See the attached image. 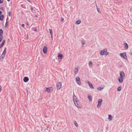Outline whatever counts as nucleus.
Wrapping results in <instances>:
<instances>
[{"label":"nucleus","mask_w":132,"mask_h":132,"mask_svg":"<svg viewBox=\"0 0 132 132\" xmlns=\"http://www.w3.org/2000/svg\"><path fill=\"white\" fill-rule=\"evenodd\" d=\"M6 47H5L4 48V49L3 51V52L2 54V55L0 57V61L2 60L3 59V58L5 57V54L6 53Z\"/></svg>","instance_id":"obj_3"},{"label":"nucleus","mask_w":132,"mask_h":132,"mask_svg":"<svg viewBox=\"0 0 132 132\" xmlns=\"http://www.w3.org/2000/svg\"><path fill=\"white\" fill-rule=\"evenodd\" d=\"M104 87V86H99L97 88V89L98 90H101L103 89Z\"/></svg>","instance_id":"obj_13"},{"label":"nucleus","mask_w":132,"mask_h":132,"mask_svg":"<svg viewBox=\"0 0 132 132\" xmlns=\"http://www.w3.org/2000/svg\"><path fill=\"white\" fill-rule=\"evenodd\" d=\"M120 56L123 59H127V57L126 55V53H121L120 54Z\"/></svg>","instance_id":"obj_6"},{"label":"nucleus","mask_w":132,"mask_h":132,"mask_svg":"<svg viewBox=\"0 0 132 132\" xmlns=\"http://www.w3.org/2000/svg\"><path fill=\"white\" fill-rule=\"evenodd\" d=\"M75 105L78 108H82V106L80 104V102L78 99L77 100L75 101L74 103Z\"/></svg>","instance_id":"obj_2"},{"label":"nucleus","mask_w":132,"mask_h":132,"mask_svg":"<svg viewBox=\"0 0 132 132\" xmlns=\"http://www.w3.org/2000/svg\"><path fill=\"white\" fill-rule=\"evenodd\" d=\"M1 92V91H0V92Z\"/></svg>","instance_id":"obj_49"},{"label":"nucleus","mask_w":132,"mask_h":132,"mask_svg":"<svg viewBox=\"0 0 132 132\" xmlns=\"http://www.w3.org/2000/svg\"><path fill=\"white\" fill-rule=\"evenodd\" d=\"M32 29H33V30L35 31H36V32H37V30L35 28H34Z\"/></svg>","instance_id":"obj_29"},{"label":"nucleus","mask_w":132,"mask_h":132,"mask_svg":"<svg viewBox=\"0 0 132 132\" xmlns=\"http://www.w3.org/2000/svg\"><path fill=\"white\" fill-rule=\"evenodd\" d=\"M89 67H92L93 66V63L91 61H90L89 62Z\"/></svg>","instance_id":"obj_19"},{"label":"nucleus","mask_w":132,"mask_h":132,"mask_svg":"<svg viewBox=\"0 0 132 132\" xmlns=\"http://www.w3.org/2000/svg\"><path fill=\"white\" fill-rule=\"evenodd\" d=\"M89 101H92V95L90 94H88L87 95Z\"/></svg>","instance_id":"obj_10"},{"label":"nucleus","mask_w":132,"mask_h":132,"mask_svg":"<svg viewBox=\"0 0 132 132\" xmlns=\"http://www.w3.org/2000/svg\"><path fill=\"white\" fill-rule=\"evenodd\" d=\"M9 16H10L11 15V12H9Z\"/></svg>","instance_id":"obj_33"},{"label":"nucleus","mask_w":132,"mask_h":132,"mask_svg":"<svg viewBox=\"0 0 132 132\" xmlns=\"http://www.w3.org/2000/svg\"><path fill=\"white\" fill-rule=\"evenodd\" d=\"M74 124L77 127H78V125L76 121H74Z\"/></svg>","instance_id":"obj_24"},{"label":"nucleus","mask_w":132,"mask_h":132,"mask_svg":"<svg viewBox=\"0 0 132 132\" xmlns=\"http://www.w3.org/2000/svg\"><path fill=\"white\" fill-rule=\"evenodd\" d=\"M4 18V16L3 15H1L0 16V20L2 21L3 20Z\"/></svg>","instance_id":"obj_22"},{"label":"nucleus","mask_w":132,"mask_h":132,"mask_svg":"<svg viewBox=\"0 0 132 132\" xmlns=\"http://www.w3.org/2000/svg\"><path fill=\"white\" fill-rule=\"evenodd\" d=\"M4 44L2 43L0 45V48H1L4 45Z\"/></svg>","instance_id":"obj_30"},{"label":"nucleus","mask_w":132,"mask_h":132,"mask_svg":"<svg viewBox=\"0 0 132 132\" xmlns=\"http://www.w3.org/2000/svg\"><path fill=\"white\" fill-rule=\"evenodd\" d=\"M86 82H87V83L89 85V87L91 88H93V85H92V83L90 82H89L88 81H87Z\"/></svg>","instance_id":"obj_12"},{"label":"nucleus","mask_w":132,"mask_h":132,"mask_svg":"<svg viewBox=\"0 0 132 132\" xmlns=\"http://www.w3.org/2000/svg\"><path fill=\"white\" fill-rule=\"evenodd\" d=\"M97 10L98 11V12H99V11L98 10V9H97Z\"/></svg>","instance_id":"obj_44"},{"label":"nucleus","mask_w":132,"mask_h":132,"mask_svg":"<svg viewBox=\"0 0 132 132\" xmlns=\"http://www.w3.org/2000/svg\"><path fill=\"white\" fill-rule=\"evenodd\" d=\"M85 44V41H82L81 42V44L82 45H84Z\"/></svg>","instance_id":"obj_31"},{"label":"nucleus","mask_w":132,"mask_h":132,"mask_svg":"<svg viewBox=\"0 0 132 132\" xmlns=\"http://www.w3.org/2000/svg\"><path fill=\"white\" fill-rule=\"evenodd\" d=\"M29 78L27 77H25L23 79V81L25 82H26L29 80Z\"/></svg>","instance_id":"obj_14"},{"label":"nucleus","mask_w":132,"mask_h":132,"mask_svg":"<svg viewBox=\"0 0 132 132\" xmlns=\"http://www.w3.org/2000/svg\"><path fill=\"white\" fill-rule=\"evenodd\" d=\"M31 10H33V8L32 7H31Z\"/></svg>","instance_id":"obj_38"},{"label":"nucleus","mask_w":132,"mask_h":132,"mask_svg":"<svg viewBox=\"0 0 132 132\" xmlns=\"http://www.w3.org/2000/svg\"><path fill=\"white\" fill-rule=\"evenodd\" d=\"M102 100V99H99L98 100V104L97 105V107L98 108L100 107L101 106Z\"/></svg>","instance_id":"obj_4"},{"label":"nucleus","mask_w":132,"mask_h":132,"mask_svg":"<svg viewBox=\"0 0 132 132\" xmlns=\"http://www.w3.org/2000/svg\"><path fill=\"white\" fill-rule=\"evenodd\" d=\"M35 9H36V8L35 7H34Z\"/></svg>","instance_id":"obj_47"},{"label":"nucleus","mask_w":132,"mask_h":132,"mask_svg":"<svg viewBox=\"0 0 132 132\" xmlns=\"http://www.w3.org/2000/svg\"><path fill=\"white\" fill-rule=\"evenodd\" d=\"M2 90V87L0 85V91H1Z\"/></svg>","instance_id":"obj_37"},{"label":"nucleus","mask_w":132,"mask_h":132,"mask_svg":"<svg viewBox=\"0 0 132 132\" xmlns=\"http://www.w3.org/2000/svg\"><path fill=\"white\" fill-rule=\"evenodd\" d=\"M2 13V12L1 11H0V15H1Z\"/></svg>","instance_id":"obj_39"},{"label":"nucleus","mask_w":132,"mask_h":132,"mask_svg":"<svg viewBox=\"0 0 132 132\" xmlns=\"http://www.w3.org/2000/svg\"><path fill=\"white\" fill-rule=\"evenodd\" d=\"M3 34V30L1 29H0V36H3L2 35Z\"/></svg>","instance_id":"obj_25"},{"label":"nucleus","mask_w":132,"mask_h":132,"mask_svg":"<svg viewBox=\"0 0 132 132\" xmlns=\"http://www.w3.org/2000/svg\"><path fill=\"white\" fill-rule=\"evenodd\" d=\"M5 42V40H3L2 41V43H3V44H4V43Z\"/></svg>","instance_id":"obj_34"},{"label":"nucleus","mask_w":132,"mask_h":132,"mask_svg":"<svg viewBox=\"0 0 132 132\" xmlns=\"http://www.w3.org/2000/svg\"><path fill=\"white\" fill-rule=\"evenodd\" d=\"M24 26H25L24 24H22V26L23 27H24Z\"/></svg>","instance_id":"obj_36"},{"label":"nucleus","mask_w":132,"mask_h":132,"mask_svg":"<svg viewBox=\"0 0 132 132\" xmlns=\"http://www.w3.org/2000/svg\"><path fill=\"white\" fill-rule=\"evenodd\" d=\"M46 91H52L53 89V88L52 87H50L49 88H46Z\"/></svg>","instance_id":"obj_18"},{"label":"nucleus","mask_w":132,"mask_h":132,"mask_svg":"<svg viewBox=\"0 0 132 132\" xmlns=\"http://www.w3.org/2000/svg\"><path fill=\"white\" fill-rule=\"evenodd\" d=\"M57 90L59 89L61 87L62 84L61 82H59L57 85Z\"/></svg>","instance_id":"obj_8"},{"label":"nucleus","mask_w":132,"mask_h":132,"mask_svg":"<svg viewBox=\"0 0 132 132\" xmlns=\"http://www.w3.org/2000/svg\"><path fill=\"white\" fill-rule=\"evenodd\" d=\"M51 37L52 39L53 38V35H51Z\"/></svg>","instance_id":"obj_40"},{"label":"nucleus","mask_w":132,"mask_h":132,"mask_svg":"<svg viewBox=\"0 0 132 132\" xmlns=\"http://www.w3.org/2000/svg\"><path fill=\"white\" fill-rule=\"evenodd\" d=\"M120 77L118 79V80L120 83H122L123 82V78L125 77V75L123 71L120 72Z\"/></svg>","instance_id":"obj_1"},{"label":"nucleus","mask_w":132,"mask_h":132,"mask_svg":"<svg viewBox=\"0 0 132 132\" xmlns=\"http://www.w3.org/2000/svg\"><path fill=\"white\" fill-rule=\"evenodd\" d=\"M48 93H50L51 92V91H47Z\"/></svg>","instance_id":"obj_43"},{"label":"nucleus","mask_w":132,"mask_h":132,"mask_svg":"<svg viewBox=\"0 0 132 132\" xmlns=\"http://www.w3.org/2000/svg\"><path fill=\"white\" fill-rule=\"evenodd\" d=\"M108 54V52L106 53V55H107Z\"/></svg>","instance_id":"obj_41"},{"label":"nucleus","mask_w":132,"mask_h":132,"mask_svg":"<svg viewBox=\"0 0 132 132\" xmlns=\"http://www.w3.org/2000/svg\"><path fill=\"white\" fill-rule=\"evenodd\" d=\"M107 51V49L105 48L103 50H101L100 52V54L101 55H103L105 54L106 53Z\"/></svg>","instance_id":"obj_5"},{"label":"nucleus","mask_w":132,"mask_h":132,"mask_svg":"<svg viewBox=\"0 0 132 132\" xmlns=\"http://www.w3.org/2000/svg\"><path fill=\"white\" fill-rule=\"evenodd\" d=\"M73 102L75 103V101H77L78 99L76 96L74 94V92H73Z\"/></svg>","instance_id":"obj_9"},{"label":"nucleus","mask_w":132,"mask_h":132,"mask_svg":"<svg viewBox=\"0 0 132 132\" xmlns=\"http://www.w3.org/2000/svg\"><path fill=\"white\" fill-rule=\"evenodd\" d=\"M49 31L50 35H53V32H52V30H51L50 29H49Z\"/></svg>","instance_id":"obj_23"},{"label":"nucleus","mask_w":132,"mask_h":132,"mask_svg":"<svg viewBox=\"0 0 132 132\" xmlns=\"http://www.w3.org/2000/svg\"><path fill=\"white\" fill-rule=\"evenodd\" d=\"M117 1H118V0H117Z\"/></svg>","instance_id":"obj_48"},{"label":"nucleus","mask_w":132,"mask_h":132,"mask_svg":"<svg viewBox=\"0 0 132 132\" xmlns=\"http://www.w3.org/2000/svg\"><path fill=\"white\" fill-rule=\"evenodd\" d=\"M3 38V36H0V42L1 41Z\"/></svg>","instance_id":"obj_28"},{"label":"nucleus","mask_w":132,"mask_h":132,"mask_svg":"<svg viewBox=\"0 0 132 132\" xmlns=\"http://www.w3.org/2000/svg\"><path fill=\"white\" fill-rule=\"evenodd\" d=\"M78 71V68H75L74 69V73L75 75L76 74Z\"/></svg>","instance_id":"obj_16"},{"label":"nucleus","mask_w":132,"mask_h":132,"mask_svg":"<svg viewBox=\"0 0 132 132\" xmlns=\"http://www.w3.org/2000/svg\"><path fill=\"white\" fill-rule=\"evenodd\" d=\"M43 51V53L44 54L46 53L47 51V48L46 46H44Z\"/></svg>","instance_id":"obj_11"},{"label":"nucleus","mask_w":132,"mask_h":132,"mask_svg":"<svg viewBox=\"0 0 132 132\" xmlns=\"http://www.w3.org/2000/svg\"><path fill=\"white\" fill-rule=\"evenodd\" d=\"M124 45H125L124 48L125 50H127L128 48V45L126 43H124Z\"/></svg>","instance_id":"obj_17"},{"label":"nucleus","mask_w":132,"mask_h":132,"mask_svg":"<svg viewBox=\"0 0 132 132\" xmlns=\"http://www.w3.org/2000/svg\"><path fill=\"white\" fill-rule=\"evenodd\" d=\"M81 23V21L80 20H79L77 21L76 22V23L78 24H79Z\"/></svg>","instance_id":"obj_21"},{"label":"nucleus","mask_w":132,"mask_h":132,"mask_svg":"<svg viewBox=\"0 0 132 132\" xmlns=\"http://www.w3.org/2000/svg\"><path fill=\"white\" fill-rule=\"evenodd\" d=\"M76 81L77 83L79 85H80L81 84V82L80 81V79L78 77H77L76 79Z\"/></svg>","instance_id":"obj_7"},{"label":"nucleus","mask_w":132,"mask_h":132,"mask_svg":"<svg viewBox=\"0 0 132 132\" xmlns=\"http://www.w3.org/2000/svg\"><path fill=\"white\" fill-rule=\"evenodd\" d=\"M62 55L61 54H59L58 55V58L59 59H61L62 57Z\"/></svg>","instance_id":"obj_15"},{"label":"nucleus","mask_w":132,"mask_h":132,"mask_svg":"<svg viewBox=\"0 0 132 132\" xmlns=\"http://www.w3.org/2000/svg\"><path fill=\"white\" fill-rule=\"evenodd\" d=\"M9 22L8 21H6V22L5 24V26L7 27L8 26V24H9Z\"/></svg>","instance_id":"obj_26"},{"label":"nucleus","mask_w":132,"mask_h":132,"mask_svg":"<svg viewBox=\"0 0 132 132\" xmlns=\"http://www.w3.org/2000/svg\"><path fill=\"white\" fill-rule=\"evenodd\" d=\"M3 0H0V4H1L3 3Z\"/></svg>","instance_id":"obj_32"},{"label":"nucleus","mask_w":132,"mask_h":132,"mask_svg":"<svg viewBox=\"0 0 132 132\" xmlns=\"http://www.w3.org/2000/svg\"><path fill=\"white\" fill-rule=\"evenodd\" d=\"M130 54L131 55H132V52H130Z\"/></svg>","instance_id":"obj_42"},{"label":"nucleus","mask_w":132,"mask_h":132,"mask_svg":"<svg viewBox=\"0 0 132 132\" xmlns=\"http://www.w3.org/2000/svg\"><path fill=\"white\" fill-rule=\"evenodd\" d=\"M121 86H119L117 88V90L118 91H120L121 90Z\"/></svg>","instance_id":"obj_27"},{"label":"nucleus","mask_w":132,"mask_h":132,"mask_svg":"<svg viewBox=\"0 0 132 132\" xmlns=\"http://www.w3.org/2000/svg\"><path fill=\"white\" fill-rule=\"evenodd\" d=\"M36 16L37 17V15H36Z\"/></svg>","instance_id":"obj_46"},{"label":"nucleus","mask_w":132,"mask_h":132,"mask_svg":"<svg viewBox=\"0 0 132 132\" xmlns=\"http://www.w3.org/2000/svg\"><path fill=\"white\" fill-rule=\"evenodd\" d=\"M108 120L109 121H111L112 119V117L111 115L110 114H109L108 116Z\"/></svg>","instance_id":"obj_20"},{"label":"nucleus","mask_w":132,"mask_h":132,"mask_svg":"<svg viewBox=\"0 0 132 132\" xmlns=\"http://www.w3.org/2000/svg\"><path fill=\"white\" fill-rule=\"evenodd\" d=\"M61 21H63V18H61Z\"/></svg>","instance_id":"obj_35"},{"label":"nucleus","mask_w":132,"mask_h":132,"mask_svg":"<svg viewBox=\"0 0 132 132\" xmlns=\"http://www.w3.org/2000/svg\"><path fill=\"white\" fill-rule=\"evenodd\" d=\"M10 0H7V1H9Z\"/></svg>","instance_id":"obj_45"}]
</instances>
